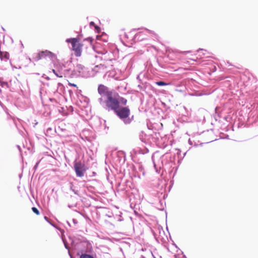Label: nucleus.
I'll use <instances>...</instances> for the list:
<instances>
[{"instance_id": "39448f33", "label": "nucleus", "mask_w": 258, "mask_h": 258, "mask_svg": "<svg viewBox=\"0 0 258 258\" xmlns=\"http://www.w3.org/2000/svg\"><path fill=\"white\" fill-rule=\"evenodd\" d=\"M74 169L78 177L84 176L87 170L85 165L81 162H77L74 164Z\"/></svg>"}, {"instance_id": "4468645a", "label": "nucleus", "mask_w": 258, "mask_h": 258, "mask_svg": "<svg viewBox=\"0 0 258 258\" xmlns=\"http://www.w3.org/2000/svg\"><path fill=\"white\" fill-rule=\"evenodd\" d=\"M69 85L71 86H74V87H77V85L75 84H73V83H69Z\"/></svg>"}, {"instance_id": "dca6fc26", "label": "nucleus", "mask_w": 258, "mask_h": 258, "mask_svg": "<svg viewBox=\"0 0 258 258\" xmlns=\"http://www.w3.org/2000/svg\"><path fill=\"white\" fill-rule=\"evenodd\" d=\"M90 24V25H95V24L93 22H91Z\"/></svg>"}, {"instance_id": "9d476101", "label": "nucleus", "mask_w": 258, "mask_h": 258, "mask_svg": "<svg viewBox=\"0 0 258 258\" xmlns=\"http://www.w3.org/2000/svg\"><path fill=\"white\" fill-rule=\"evenodd\" d=\"M32 210L33 211V212L35 213L36 215H38L39 214V212L38 211V210L35 208V207H33L32 208Z\"/></svg>"}, {"instance_id": "f03ea898", "label": "nucleus", "mask_w": 258, "mask_h": 258, "mask_svg": "<svg viewBox=\"0 0 258 258\" xmlns=\"http://www.w3.org/2000/svg\"><path fill=\"white\" fill-rule=\"evenodd\" d=\"M66 41L68 43H71L72 50L74 51L75 55L77 57L81 56L84 47H85L86 49L88 48V47L86 46L85 44L83 43H81L79 39L77 38H69L67 39Z\"/></svg>"}, {"instance_id": "423d86ee", "label": "nucleus", "mask_w": 258, "mask_h": 258, "mask_svg": "<svg viewBox=\"0 0 258 258\" xmlns=\"http://www.w3.org/2000/svg\"><path fill=\"white\" fill-rule=\"evenodd\" d=\"M98 91L100 95H104L106 97L107 96V93L108 92H112L111 91H108L107 88L103 85H100L99 86Z\"/></svg>"}, {"instance_id": "0eeeda50", "label": "nucleus", "mask_w": 258, "mask_h": 258, "mask_svg": "<svg viewBox=\"0 0 258 258\" xmlns=\"http://www.w3.org/2000/svg\"><path fill=\"white\" fill-rule=\"evenodd\" d=\"M117 99L119 102V104L121 103L123 105L126 104L127 101L126 99L124 98L123 97H120L119 95L118 96H117Z\"/></svg>"}, {"instance_id": "1a4fd4ad", "label": "nucleus", "mask_w": 258, "mask_h": 258, "mask_svg": "<svg viewBox=\"0 0 258 258\" xmlns=\"http://www.w3.org/2000/svg\"><path fill=\"white\" fill-rule=\"evenodd\" d=\"M80 258H93V257L89 254H83L81 255Z\"/></svg>"}, {"instance_id": "6e6552de", "label": "nucleus", "mask_w": 258, "mask_h": 258, "mask_svg": "<svg viewBox=\"0 0 258 258\" xmlns=\"http://www.w3.org/2000/svg\"><path fill=\"white\" fill-rule=\"evenodd\" d=\"M156 84H157L158 86H166L168 85L167 83L162 81L156 82Z\"/></svg>"}, {"instance_id": "f3484780", "label": "nucleus", "mask_w": 258, "mask_h": 258, "mask_svg": "<svg viewBox=\"0 0 258 258\" xmlns=\"http://www.w3.org/2000/svg\"><path fill=\"white\" fill-rule=\"evenodd\" d=\"M203 51V49H201L198 51L199 53H202V51Z\"/></svg>"}, {"instance_id": "f8f14e48", "label": "nucleus", "mask_w": 258, "mask_h": 258, "mask_svg": "<svg viewBox=\"0 0 258 258\" xmlns=\"http://www.w3.org/2000/svg\"><path fill=\"white\" fill-rule=\"evenodd\" d=\"M2 87H4V86H6L8 87V84L7 82H3V83H2Z\"/></svg>"}, {"instance_id": "6ab92c4d", "label": "nucleus", "mask_w": 258, "mask_h": 258, "mask_svg": "<svg viewBox=\"0 0 258 258\" xmlns=\"http://www.w3.org/2000/svg\"><path fill=\"white\" fill-rule=\"evenodd\" d=\"M95 29H96L99 28V27H98V26H95Z\"/></svg>"}, {"instance_id": "a211bd4d", "label": "nucleus", "mask_w": 258, "mask_h": 258, "mask_svg": "<svg viewBox=\"0 0 258 258\" xmlns=\"http://www.w3.org/2000/svg\"><path fill=\"white\" fill-rule=\"evenodd\" d=\"M2 52H0V58H1V59H2Z\"/></svg>"}, {"instance_id": "2eb2a0df", "label": "nucleus", "mask_w": 258, "mask_h": 258, "mask_svg": "<svg viewBox=\"0 0 258 258\" xmlns=\"http://www.w3.org/2000/svg\"><path fill=\"white\" fill-rule=\"evenodd\" d=\"M52 71L54 74H55L57 73L54 69H52Z\"/></svg>"}, {"instance_id": "f257e3e1", "label": "nucleus", "mask_w": 258, "mask_h": 258, "mask_svg": "<svg viewBox=\"0 0 258 258\" xmlns=\"http://www.w3.org/2000/svg\"><path fill=\"white\" fill-rule=\"evenodd\" d=\"M118 94H113L112 92H108L106 99L104 101L106 107L108 110L115 111L119 107V102L117 99Z\"/></svg>"}, {"instance_id": "7ed1b4c3", "label": "nucleus", "mask_w": 258, "mask_h": 258, "mask_svg": "<svg viewBox=\"0 0 258 258\" xmlns=\"http://www.w3.org/2000/svg\"><path fill=\"white\" fill-rule=\"evenodd\" d=\"M47 58L52 60L54 58H56V55L52 52L45 50L40 51L37 53L34 57V59L35 61H38L42 59H46Z\"/></svg>"}, {"instance_id": "ddd939ff", "label": "nucleus", "mask_w": 258, "mask_h": 258, "mask_svg": "<svg viewBox=\"0 0 258 258\" xmlns=\"http://www.w3.org/2000/svg\"><path fill=\"white\" fill-rule=\"evenodd\" d=\"M55 75L57 77H59V78H62V75H59V74H58L57 73H56Z\"/></svg>"}, {"instance_id": "20e7f679", "label": "nucleus", "mask_w": 258, "mask_h": 258, "mask_svg": "<svg viewBox=\"0 0 258 258\" xmlns=\"http://www.w3.org/2000/svg\"><path fill=\"white\" fill-rule=\"evenodd\" d=\"M114 112L120 119L126 118L130 115V110L128 107H119Z\"/></svg>"}, {"instance_id": "9b49d317", "label": "nucleus", "mask_w": 258, "mask_h": 258, "mask_svg": "<svg viewBox=\"0 0 258 258\" xmlns=\"http://www.w3.org/2000/svg\"><path fill=\"white\" fill-rule=\"evenodd\" d=\"M76 67L78 69L79 72H80L81 70H83L84 68V67L81 64H77Z\"/></svg>"}]
</instances>
